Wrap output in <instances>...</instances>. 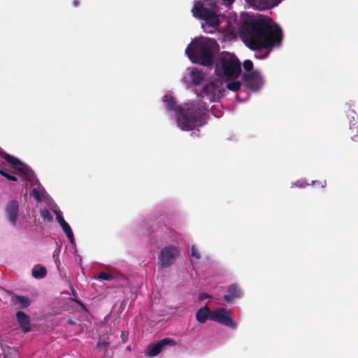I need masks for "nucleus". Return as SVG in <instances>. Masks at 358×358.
<instances>
[{"label": "nucleus", "instance_id": "12", "mask_svg": "<svg viewBox=\"0 0 358 358\" xmlns=\"http://www.w3.org/2000/svg\"><path fill=\"white\" fill-rule=\"evenodd\" d=\"M16 320L23 333L26 334L31 331V320L28 315L19 310L16 313Z\"/></svg>", "mask_w": 358, "mask_h": 358}, {"label": "nucleus", "instance_id": "4", "mask_svg": "<svg viewBox=\"0 0 358 358\" xmlns=\"http://www.w3.org/2000/svg\"><path fill=\"white\" fill-rule=\"evenodd\" d=\"M213 46H187L185 52L192 63L212 68L215 60ZM218 48L219 46H216Z\"/></svg>", "mask_w": 358, "mask_h": 358}, {"label": "nucleus", "instance_id": "31", "mask_svg": "<svg viewBox=\"0 0 358 358\" xmlns=\"http://www.w3.org/2000/svg\"><path fill=\"white\" fill-rule=\"evenodd\" d=\"M296 187H300V188H303L306 185L303 184V182H300V181H296L294 184Z\"/></svg>", "mask_w": 358, "mask_h": 358}, {"label": "nucleus", "instance_id": "1", "mask_svg": "<svg viewBox=\"0 0 358 358\" xmlns=\"http://www.w3.org/2000/svg\"><path fill=\"white\" fill-rule=\"evenodd\" d=\"M240 37L245 45H280L283 34L278 24L257 20L243 22Z\"/></svg>", "mask_w": 358, "mask_h": 358}, {"label": "nucleus", "instance_id": "3", "mask_svg": "<svg viewBox=\"0 0 358 358\" xmlns=\"http://www.w3.org/2000/svg\"><path fill=\"white\" fill-rule=\"evenodd\" d=\"M215 72L220 78L236 79L241 73V62L234 54L222 52L219 56V63L215 64Z\"/></svg>", "mask_w": 358, "mask_h": 358}, {"label": "nucleus", "instance_id": "20", "mask_svg": "<svg viewBox=\"0 0 358 358\" xmlns=\"http://www.w3.org/2000/svg\"><path fill=\"white\" fill-rule=\"evenodd\" d=\"M191 78H192V82L194 84L198 85L203 80V74L202 73L201 71H200L197 69H194L191 72Z\"/></svg>", "mask_w": 358, "mask_h": 358}, {"label": "nucleus", "instance_id": "19", "mask_svg": "<svg viewBox=\"0 0 358 358\" xmlns=\"http://www.w3.org/2000/svg\"><path fill=\"white\" fill-rule=\"evenodd\" d=\"M188 45H218L215 40H207L205 38H195Z\"/></svg>", "mask_w": 358, "mask_h": 358}, {"label": "nucleus", "instance_id": "6", "mask_svg": "<svg viewBox=\"0 0 358 358\" xmlns=\"http://www.w3.org/2000/svg\"><path fill=\"white\" fill-rule=\"evenodd\" d=\"M180 251L173 245H169L163 248L159 255V265L161 268H167L172 265L178 257Z\"/></svg>", "mask_w": 358, "mask_h": 358}, {"label": "nucleus", "instance_id": "25", "mask_svg": "<svg viewBox=\"0 0 358 358\" xmlns=\"http://www.w3.org/2000/svg\"><path fill=\"white\" fill-rule=\"evenodd\" d=\"M0 174L2 176L5 177L8 180H10V181H17V178L15 176L9 174L5 170L1 169L0 170Z\"/></svg>", "mask_w": 358, "mask_h": 358}, {"label": "nucleus", "instance_id": "33", "mask_svg": "<svg viewBox=\"0 0 358 358\" xmlns=\"http://www.w3.org/2000/svg\"><path fill=\"white\" fill-rule=\"evenodd\" d=\"M79 4H80V2H79V1H78V0H74V1H73V6H75V7L78 6H79Z\"/></svg>", "mask_w": 358, "mask_h": 358}, {"label": "nucleus", "instance_id": "27", "mask_svg": "<svg viewBox=\"0 0 358 358\" xmlns=\"http://www.w3.org/2000/svg\"><path fill=\"white\" fill-rule=\"evenodd\" d=\"M192 256L194 257L196 259H201V255L194 245L191 248Z\"/></svg>", "mask_w": 358, "mask_h": 358}, {"label": "nucleus", "instance_id": "14", "mask_svg": "<svg viewBox=\"0 0 358 358\" xmlns=\"http://www.w3.org/2000/svg\"><path fill=\"white\" fill-rule=\"evenodd\" d=\"M227 292L229 294L224 296V299L227 302H231L234 299L240 298L242 295V292L240 287L236 284H232L228 287Z\"/></svg>", "mask_w": 358, "mask_h": 358}, {"label": "nucleus", "instance_id": "29", "mask_svg": "<svg viewBox=\"0 0 358 358\" xmlns=\"http://www.w3.org/2000/svg\"><path fill=\"white\" fill-rule=\"evenodd\" d=\"M31 195L37 200V201H41V198H42V196L40 193V192L36 189H33L32 192H31Z\"/></svg>", "mask_w": 358, "mask_h": 358}, {"label": "nucleus", "instance_id": "7", "mask_svg": "<svg viewBox=\"0 0 358 358\" xmlns=\"http://www.w3.org/2000/svg\"><path fill=\"white\" fill-rule=\"evenodd\" d=\"M211 320L231 327L233 329H236L237 326L236 322L232 318L231 311L223 308H219L213 310Z\"/></svg>", "mask_w": 358, "mask_h": 358}, {"label": "nucleus", "instance_id": "18", "mask_svg": "<svg viewBox=\"0 0 358 358\" xmlns=\"http://www.w3.org/2000/svg\"><path fill=\"white\" fill-rule=\"evenodd\" d=\"M46 273V268L42 266L37 265L32 269V275L37 279L44 278Z\"/></svg>", "mask_w": 358, "mask_h": 358}, {"label": "nucleus", "instance_id": "10", "mask_svg": "<svg viewBox=\"0 0 358 358\" xmlns=\"http://www.w3.org/2000/svg\"><path fill=\"white\" fill-rule=\"evenodd\" d=\"M242 80L245 86L252 91L259 90L263 85V80L261 76L256 71L243 73L242 76Z\"/></svg>", "mask_w": 358, "mask_h": 358}, {"label": "nucleus", "instance_id": "23", "mask_svg": "<svg viewBox=\"0 0 358 358\" xmlns=\"http://www.w3.org/2000/svg\"><path fill=\"white\" fill-rule=\"evenodd\" d=\"M41 215L44 220H46L48 222H51L53 219L52 215H51L49 210L45 208L41 210Z\"/></svg>", "mask_w": 358, "mask_h": 358}, {"label": "nucleus", "instance_id": "11", "mask_svg": "<svg viewBox=\"0 0 358 358\" xmlns=\"http://www.w3.org/2000/svg\"><path fill=\"white\" fill-rule=\"evenodd\" d=\"M5 210L9 222L11 224L15 225L19 214L18 201L15 200L8 201L6 204Z\"/></svg>", "mask_w": 358, "mask_h": 358}, {"label": "nucleus", "instance_id": "22", "mask_svg": "<svg viewBox=\"0 0 358 358\" xmlns=\"http://www.w3.org/2000/svg\"><path fill=\"white\" fill-rule=\"evenodd\" d=\"M241 83L239 81L229 82L227 85V88L233 92H237L240 90Z\"/></svg>", "mask_w": 358, "mask_h": 358}, {"label": "nucleus", "instance_id": "5", "mask_svg": "<svg viewBox=\"0 0 358 358\" xmlns=\"http://www.w3.org/2000/svg\"><path fill=\"white\" fill-rule=\"evenodd\" d=\"M208 5L209 7H206L201 1H196L192 9V12L194 17L204 20L209 26L217 27L220 24L219 15H217L219 7L216 1H213Z\"/></svg>", "mask_w": 358, "mask_h": 358}, {"label": "nucleus", "instance_id": "17", "mask_svg": "<svg viewBox=\"0 0 358 358\" xmlns=\"http://www.w3.org/2000/svg\"><path fill=\"white\" fill-rule=\"evenodd\" d=\"M259 4L258 8L261 10L268 9L278 6L282 0H258Z\"/></svg>", "mask_w": 358, "mask_h": 358}, {"label": "nucleus", "instance_id": "28", "mask_svg": "<svg viewBox=\"0 0 358 358\" xmlns=\"http://www.w3.org/2000/svg\"><path fill=\"white\" fill-rule=\"evenodd\" d=\"M354 127L352 128L351 127H350V129L352 130V133L353 132V131L355 130L356 133H357V134H355L353 136H351V138L352 140H355V138L357 136L358 137V122H355L354 124Z\"/></svg>", "mask_w": 358, "mask_h": 358}, {"label": "nucleus", "instance_id": "32", "mask_svg": "<svg viewBox=\"0 0 358 358\" xmlns=\"http://www.w3.org/2000/svg\"><path fill=\"white\" fill-rule=\"evenodd\" d=\"M210 297V295L207 294H201L199 296L200 300H203Z\"/></svg>", "mask_w": 358, "mask_h": 358}, {"label": "nucleus", "instance_id": "34", "mask_svg": "<svg viewBox=\"0 0 358 358\" xmlns=\"http://www.w3.org/2000/svg\"><path fill=\"white\" fill-rule=\"evenodd\" d=\"M208 88V85H206L205 87H203V92H206V91H207Z\"/></svg>", "mask_w": 358, "mask_h": 358}, {"label": "nucleus", "instance_id": "16", "mask_svg": "<svg viewBox=\"0 0 358 358\" xmlns=\"http://www.w3.org/2000/svg\"><path fill=\"white\" fill-rule=\"evenodd\" d=\"M11 300L17 309L26 308L31 304L29 299L24 296L15 295Z\"/></svg>", "mask_w": 358, "mask_h": 358}, {"label": "nucleus", "instance_id": "8", "mask_svg": "<svg viewBox=\"0 0 358 358\" xmlns=\"http://www.w3.org/2000/svg\"><path fill=\"white\" fill-rule=\"evenodd\" d=\"M2 157L10 164L15 170L14 173L22 176L26 180H30L31 178V171L17 158L11 156L7 153H2Z\"/></svg>", "mask_w": 358, "mask_h": 358}, {"label": "nucleus", "instance_id": "2", "mask_svg": "<svg viewBox=\"0 0 358 358\" xmlns=\"http://www.w3.org/2000/svg\"><path fill=\"white\" fill-rule=\"evenodd\" d=\"M164 102L169 110L178 111L177 123L178 127L183 131H190L202 124L207 109L201 102H192L184 107L177 108L174 98L170 95L164 96Z\"/></svg>", "mask_w": 358, "mask_h": 358}, {"label": "nucleus", "instance_id": "13", "mask_svg": "<svg viewBox=\"0 0 358 358\" xmlns=\"http://www.w3.org/2000/svg\"><path fill=\"white\" fill-rule=\"evenodd\" d=\"M255 52V57L257 59H265L268 57L273 46H248Z\"/></svg>", "mask_w": 358, "mask_h": 358}, {"label": "nucleus", "instance_id": "21", "mask_svg": "<svg viewBox=\"0 0 358 358\" xmlns=\"http://www.w3.org/2000/svg\"><path fill=\"white\" fill-rule=\"evenodd\" d=\"M61 227L71 243H73L74 241L73 234L69 224L66 222L65 223H63Z\"/></svg>", "mask_w": 358, "mask_h": 358}, {"label": "nucleus", "instance_id": "24", "mask_svg": "<svg viewBox=\"0 0 358 358\" xmlns=\"http://www.w3.org/2000/svg\"><path fill=\"white\" fill-rule=\"evenodd\" d=\"M97 279L101 280H111L113 279V276L110 273L102 272L99 274Z\"/></svg>", "mask_w": 358, "mask_h": 358}, {"label": "nucleus", "instance_id": "30", "mask_svg": "<svg viewBox=\"0 0 358 358\" xmlns=\"http://www.w3.org/2000/svg\"><path fill=\"white\" fill-rule=\"evenodd\" d=\"M56 213V218L57 220V222L59 223L60 226L63 224V223H65L66 221L64 220L63 216L58 212Z\"/></svg>", "mask_w": 358, "mask_h": 358}, {"label": "nucleus", "instance_id": "9", "mask_svg": "<svg viewBox=\"0 0 358 358\" xmlns=\"http://www.w3.org/2000/svg\"><path fill=\"white\" fill-rule=\"evenodd\" d=\"M166 345L173 347L177 345V342L171 338H163L155 344L149 345L146 350L145 355L149 357H155L158 355Z\"/></svg>", "mask_w": 358, "mask_h": 358}, {"label": "nucleus", "instance_id": "15", "mask_svg": "<svg viewBox=\"0 0 358 358\" xmlns=\"http://www.w3.org/2000/svg\"><path fill=\"white\" fill-rule=\"evenodd\" d=\"M212 313L213 310H210L208 306H204L197 311L196 319L199 322L203 324L208 319L211 320Z\"/></svg>", "mask_w": 358, "mask_h": 358}, {"label": "nucleus", "instance_id": "26", "mask_svg": "<svg viewBox=\"0 0 358 358\" xmlns=\"http://www.w3.org/2000/svg\"><path fill=\"white\" fill-rule=\"evenodd\" d=\"M243 69L246 71H250L253 69V63L250 59H246L243 63Z\"/></svg>", "mask_w": 358, "mask_h": 358}]
</instances>
